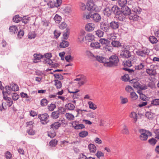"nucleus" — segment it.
Segmentation results:
<instances>
[{
    "label": "nucleus",
    "instance_id": "f257e3e1",
    "mask_svg": "<svg viewBox=\"0 0 159 159\" xmlns=\"http://www.w3.org/2000/svg\"><path fill=\"white\" fill-rule=\"evenodd\" d=\"M119 61L117 56L112 55L109 58L108 61L104 63V66L109 67H115L118 66Z\"/></svg>",
    "mask_w": 159,
    "mask_h": 159
},
{
    "label": "nucleus",
    "instance_id": "f03ea898",
    "mask_svg": "<svg viewBox=\"0 0 159 159\" xmlns=\"http://www.w3.org/2000/svg\"><path fill=\"white\" fill-rule=\"evenodd\" d=\"M139 138L142 141H146L148 137L151 136L152 135V133L150 131L143 129H139Z\"/></svg>",
    "mask_w": 159,
    "mask_h": 159
},
{
    "label": "nucleus",
    "instance_id": "7ed1b4c3",
    "mask_svg": "<svg viewBox=\"0 0 159 159\" xmlns=\"http://www.w3.org/2000/svg\"><path fill=\"white\" fill-rule=\"evenodd\" d=\"M149 52V50L146 48H145L142 50H139L136 51V54L140 57L141 59H147Z\"/></svg>",
    "mask_w": 159,
    "mask_h": 159
},
{
    "label": "nucleus",
    "instance_id": "20e7f679",
    "mask_svg": "<svg viewBox=\"0 0 159 159\" xmlns=\"http://www.w3.org/2000/svg\"><path fill=\"white\" fill-rule=\"evenodd\" d=\"M87 6L88 10L91 11H99L101 9V6H99V8L98 7L97 5L94 4V3L91 1L87 2Z\"/></svg>",
    "mask_w": 159,
    "mask_h": 159
},
{
    "label": "nucleus",
    "instance_id": "39448f33",
    "mask_svg": "<svg viewBox=\"0 0 159 159\" xmlns=\"http://www.w3.org/2000/svg\"><path fill=\"white\" fill-rule=\"evenodd\" d=\"M49 116L48 114L45 113L42 114H39L38 116V118L40 120V122L43 125L46 124L49 121L48 120Z\"/></svg>",
    "mask_w": 159,
    "mask_h": 159
},
{
    "label": "nucleus",
    "instance_id": "423d86ee",
    "mask_svg": "<svg viewBox=\"0 0 159 159\" xmlns=\"http://www.w3.org/2000/svg\"><path fill=\"white\" fill-rule=\"evenodd\" d=\"M100 28L101 30L105 32H108L110 29L109 25L105 22H102L100 23Z\"/></svg>",
    "mask_w": 159,
    "mask_h": 159
},
{
    "label": "nucleus",
    "instance_id": "0eeeda50",
    "mask_svg": "<svg viewBox=\"0 0 159 159\" xmlns=\"http://www.w3.org/2000/svg\"><path fill=\"white\" fill-rule=\"evenodd\" d=\"M120 56L124 58H128L131 56L130 52L127 50L126 48H124V50H123L121 52Z\"/></svg>",
    "mask_w": 159,
    "mask_h": 159
},
{
    "label": "nucleus",
    "instance_id": "6e6552de",
    "mask_svg": "<svg viewBox=\"0 0 159 159\" xmlns=\"http://www.w3.org/2000/svg\"><path fill=\"white\" fill-rule=\"evenodd\" d=\"M95 27V25L94 23H89L86 25L85 30L87 31L91 32L94 30Z\"/></svg>",
    "mask_w": 159,
    "mask_h": 159
},
{
    "label": "nucleus",
    "instance_id": "1a4fd4ad",
    "mask_svg": "<svg viewBox=\"0 0 159 159\" xmlns=\"http://www.w3.org/2000/svg\"><path fill=\"white\" fill-rule=\"evenodd\" d=\"M133 5L132 7V11L137 14H139L141 11V9L139 7L135 6L136 5L138 4L137 3L133 2Z\"/></svg>",
    "mask_w": 159,
    "mask_h": 159
},
{
    "label": "nucleus",
    "instance_id": "9d476101",
    "mask_svg": "<svg viewBox=\"0 0 159 159\" xmlns=\"http://www.w3.org/2000/svg\"><path fill=\"white\" fill-rule=\"evenodd\" d=\"M119 22L114 20L112 21L109 24L110 28H111V29L113 30L117 29L119 28Z\"/></svg>",
    "mask_w": 159,
    "mask_h": 159
},
{
    "label": "nucleus",
    "instance_id": "9b49d317",
    "mask_svg": "<svg viewBox=\"0 0 159 159\" xmlns=\"http://www.w3.org/2000/svg\"><path fill=\"white\" fill-rule=\"evenodd\" d=\"M91 18L94 21L96 22H99L101 18L100 15L97 13H95L91 15Z\"/></svg>",
    "mask_w": 159,
    "mask_h": 159
},
{
    "label": "nucleus",
    "instance_id": "f8f14e48",
    "mask_svg": "<svg viewBox=\"0 0 159 159\" xmlns=\"http://www.w3.org/2000/svg\"><path fill=\"white\" fill-rule=\"evenodd\" d=\"M117 13L116 15V17L119 20L123 21L125 20L126 16L121 11H119Z\"/></svg>",
    "mask_w": 159,
    "mask_h": 159
},
{
    "label": "nucleus",
    "instance_id": "ddd939ff",
    "mask_svg": "<svg viewBox=\"0 0 159 159\" xmlns=\"http://www.w3.org/2000/svg\"><path fill=\"white\" fill-rule=\"evenodd\" d=\"M125 16H129L131 13V10L129 7L127 6L124 7V8L121 11Z\"/></svg>",
    "mask_w": 159,
    "mask_h": 159
},
{
    "label": "nucleus",
    "instance_id": "4468645a",
    "mask_svg": "<svg viewBox=\"0 0 159 159\" xmlns=\"http://www.w3.org/2000/svg\"><path fill=\"white\" fill-rule=\"evenodd\" d=\"M129 18L130 20L135 21L138 20L139 16L137 14L131 13L129 16Z\"/></svg>",
    "mask_w": 159,
    "mask_h": 159
},
{
    "label": "nucleus",
    "instance_id": "2eb2a0df",
    "mask_svg": "<svg viewBox=\"0 0 159 159\" xmlns=\"http://www.w3.org/2000/svg\"><path fill=\"white\" fill-rule=\"evenodd\" d=\"M3 98L7 102V105H8L9 107H11L13 104V102L11 100V98L9 97H5L4 93H3Z\"/></svg>",
    "mask_w": 159,
    "mask_h": 159
},
{
    "label": "nucleus",
    "instance_id": "dca6fc26",
    "mask_svg": "<svg viewBox=\"0 0 159 159\" xmlns=\"http://www.w3.org/2000/svg\"><path fill=\"white\" fill-rule=\"evenodd\" d=\"M80 79V81L78 83L79 86L84 84L87 81L86 77L84 75H81Z\"/></svg>",
    "mask_w": 159,
    "mask_h": 159
},
{
    "label": "nucleus",
    "instance_id": "f3484780",
    "mask_svg": "<svg viewBox=\"0 0 159 159\" xmlns=\"http://www.w3.org/2000/svg\"><path fill=\"white\" fill-rule=\"evenodd\" d=\"M60 113V111H53L52 113L51 117L54 119H57L59 117Z\"/></svg>",
    "mask_w": 159,
    "mask_h": 159
},
{
    "label": "nucleus",
    "instance_id": "a211bd4d",
    "mask_svg": "<svg viewBox=\"0 0 159 159\" xmlns=\"http://www.w3.org/2000/svg\"><path fill=\"white\" fill-rule=\"evenodd\" d=\"M69 92L70 93H73V95L72 96V97L74 99L77 98H79V95L77 93L80 91V90L78 89H76L75 91H71L68 90Z\"/></svg>",
    "mask_w": 159,
    "mask_h": 159
},
{
    "label": "nucleus",
    "instance_id": "6ab92c4d",
    "mask_svg": "<svg viewBox=\"0 0 159 159\" xmlns=\"http://www.w3.org/2000/svg\"><path fill=\"white\" fill-rule=\"evenodd\" d=\"M103 13L105 16H109L112 14L111 9L109 7L105 8L103 10Z\"/></svg>",
    "mask_w": 159,
    "mask_h": 159
},
{
    "label": "nucleus",
    "instance_id": "aec40b11",
    "mask_svg": "<svg viewBox=\"0 0 159 159\" xmlns=\"http://www.w3.org/2000/svg\"><path fill=\"white\" fill-rule=\"evenodd\" d=\"M85 32L83 30L81 32L80 34L78 37V39L80 42H82L84 41V36L85 35Z\"/></svg>",
    "mask_w": 159,
    "mask_h": 159
},
{
    "label": "nucleus",
    "instance_id": "412c9836",
    "mask_svg": "<svg viewBox=\"0 0 159 159\" xmlns=\"http://www.w3.org/2000/svg\"><path fill=\"white\" fill-rule=\"evenodd\" d=\"M85 38L87 41L89 42H90L94 40V37L92 34L90 33L88 34L85 37Z\"/></svg>",
    "mask_w": 159,
    "mask_h": 159
},
{
    "label": "nucleus",
    "instance_id": "4be33fe9",
    "mask_svg": "<svg viewBox=\"0 0 159 159\" xmlns=\"http://www.w3.org/2000/svg\"><path fill=\"white\" fill-rule=\"evenodd\" d=\"M146 72L150 76H154L156 74V70L153 69H147Z\"/></svg>",
    "mask_w": 159,
    "mask_h": 159
},
{
    "label": "nucleus",
    "instance_id": "5701e85b",
    "mask_svg": "<svg viewBox=\"0 0 159 159\" xmlns=\"http://www.w3.org/2000/svg\"><path fill=\"white\" fill-rule=\"evenodd\" d=\"M65 107L66 109L69 110H73L75 108V106L73 104L69 103L66 105Z\"/></svg>",
    "mask_w": 159,
    "mask_h": 159
},
{
    "label": "nucleus",
    "instance_id": "b1692460",
    "mask_svg": "<svg viewBox=\"0 0 159 159\" xmlns=\"http://www.w3.org/2000/svg\"><path fill=\"white\" fill-rule=\"evenodd\" d=\"M61 124L58 122H56L51 125V128L53 129H57L61 126Z\"/></svg>",
    "mask_w": 159,
    "mask_h": 159
},
{
    "label": "nucleus",
    "instance_id": "393cba45",
    "mask_svg": "<svg viewBox=\"0 0 159 159\" xmlns=\"http://www.w3.org/2000/svg\"><path fill=\"white\" fill-rule=\"evenodd\" d=\"M90 46L95 48H99L100 47V43L93 42L91 43Z\"/></svg>",
    "mask_w": 159,
    "mask_h": 159
},
{
    "label": "nucleus",
    "instance_id": "a878e982",
    "mask_svg": "<svg viewBox=\"0 0 159 159\" xmlns=\"http://www.w3.org/2000/svg\"><path fill=\"white\" fill-rule=\"evenodd\" d=\"M9 30L11 34H15L17 33V31H18L16 26L14 25L10 26Z\"/></svg>",
    "mask_w": 159,
    "mask_h": 159
},
{
    "label": "nucleus",
    "instance_id": "bb28decb",
    "mask_svg": "<svg viewBox=\"0 0 159 159\" xmlns=\"http://www.w3.org/2000/svg\"><path fill=\"white\" fill-rule=\"evenodd\" d=\"M96 58L98 61L100 62L103 63L104 65V63L107 62L106 58L98 56L96 57Z\"/></svg>",
    "mask_w": 159,
    "mask_h": 159
},
{
    "label": "nucleus",
    "instance_id": "cd10ccee",
    "mask_svg": "<svg viewBox=\"0 0 159 159\" xmlns=\"http://www.w3.org/2000/svg\"><path fill=\"white\" fill-rule=\"evenodd\" d=\"M111 9V12L112 14V13H114L116 15L117 13V12H118L120 10H119V8L116 6H113Z\"/></svg>",
    "mask_w": 159,
    "mask_h": 159
},
{
    "label": "nucleus",
    "instance_id": "c85d7f7f",
    "mask_svg": "<svg viewBox=\"0 0 159 159\" xmlns=\"http://www.w3.org/2000/svg\"><path fill=\"white\" fill-rule=\"evenodd\" d=\"M69 43L68 42L65 40L62 41L60 44V47L61 48H65L68 46Z\"/></svg>",
    "mask_w": 159,
    "mask_h": 159
},
{
    "label": "nucleus",
    "instance_id": "c756f323",
    "mask_svg": "<svg viewBox=\"0 0 159 159\" xmlns=\"http://www.w3.org/2000/svg\"><path fill=\"white\" fill-rule=\"evenodd\" d=\"M96 35L99 38L103 36L104 32L101 29H98L95 31Z\"/></svg>",
    "mask_w": 159,
    "mask_h": 159
},
{
    "label": "nucleus",
    "instance_id": "7c9ffc66",
    "mask_svg": "<svg viewBox=\"0 0 159 159\" xmlns=\"http://www.w3.org/2000/svg\"><path fill=\"white\" fill-rule=\"evenodd\" d=\"M89 148L91 153H94L96 151V146L93 144H90L89 145Z\"/></svg>",
    "mask_w": 159,
    "mask_h": 159
},
{
    "label": "nucleus",
    "instance_id": "2f4dec72",
    "mask_svg": "<svg viewBox=\"0 0 159 159\" xmlns=\"http://www.w3.org/2000/svg\"><path fill=\"white\" fill-rule=\"evenodd\" d=\"M10 86L12 91H16L19 90L18 86L16 84L12 83Z\"/></svg>",
    "mask_w": 159,
    "mask_h": 159
},
{
    "label": "nucleus",
    "instance_id": "473e14b6",
    "mask_svg": "<svg viewBox=\"0 0 159 159\" xmlns=\"http://www.w3.org/2000/svg\"><path fill=\"white\" fill-rule=\"evenodd\" d=\"M99 42L102 45H108L110 43V41L105 39H100Z\"/></svg>",
    "mask_w": 159,
    "mask_h": 159
},
{
    "label": "nucleus",
    "instance_id": "72a5a7b5",
    "mask_svg": "<svg viewBox=\"0 0 159 159\" xmlns=\"http://www.w3.org/2000/svg\"><path fill=\"white\" fill-rule=\"evenodd\" d=\"M127 2V0H118V5L121 7L126 6Z\"/></svg>",
    "mask_w": 159,
    "mask_h": 159
},
{
    "label": "nucleus",
    "instance_id": "f704fd0d",
    "mask_svg": "<svg viewBox=\"0 0 159 159\" xmlns=\"http://www.w3.org/2000/svg\"><path fill=\"white\" fill-rule=\"evenodd\" d=\"M134 80H135L133 79L131 80L130 82L131 83H133V86L134 88H136L137 89H139L140 84L138 82H135Z\"/></svg>",
    "mask_w": 159,
    "mask_h": 159
},
{
    "label": "nucleus",
    "instance_id": "c9c22d12",
    "mask_svg": "<svg viewBox=\"0 0 159 159\" xmlns=\"http://www.w3.org/2000/svg\"><path fill=\"white\" fill-rule=\"evenodd\" d=\"M129 117L130 118H133L134 122H136L137 120V114L134 112H132L129 115Z\"/></svg>",
    "mask_w": 159,
    "mask_h": 159
},
{
    "label": "nucleus",
    "instance_id": "e433bc0d",
    "mask_svg": "<svg viewBox=\"0 0 159 159\" xmlns=\"http://www.w3.org/2000/svg\"><path fill=\"white\" fill-rule=\"evenodd\" d=\"M121 132L123 134L126 135H128L129 134V130L125 125H124L123 129L121 130Z\"/></svg>",
    "mask_w": 159,
    "mask_h": 159
},
{
    "label": "nucleus",
    "instance_id": "4c0bfd02",
    "mask_svg": "<svg viewBox=\"0 0 159 159\" xmlns=\"http://www.w3.org/2000/svg\"><path fill=\"white\" fill-rule=\"evenodd\" d=\"M151 105L154 106L159 105V98H156L153 99L151 101Z\"/></svg>",
    "mask_w": 159,
    "mask_h": 159
},
{
    "label": "nucleus",
    "instance_id": "58836bf2",
    "mask_svg": "<svg viewBox=\"0 0 159 159\" xmlns=\"http://www.w3.org/2000/svg\"><path fill=\"white\" fill-rule=\"evenodd\" d=\"M148 142L150 145L153 146L156 143L157 141L155 139L152 138L149 139Z\"/></svg>",
    "mask_w": 159,
    "mask_h": 159
},
{
    "label": "nucleus",
    "instance_id": "ea45409f",
    "mask_svg": "<svg viewBox=\"0 0 159 159\" xmlns=\"http://www.w3.org/2000/svg\"><path fill=\"white\" fill-rule=\"evenodd\" d=\"M89 108L90 109L95 110L97 109V105L94 103H93L92 102L90 101L88 103Z\"/></svg>",
    "mask_w": 159,
    "mask_h": 159
},
{
    "label": "nucleus",
    "instance_id": "a19ab883",
    "mask_svg": "<svg viewBox=\"0 0 159 159\" xmlns=\"http://www.w3.org/2000/svg\"><path fill=\"white\" fill-rule=\"evenodd\" d=\"M65 116L66 119L69 120H74L75 118L74 116L73 115L69 113H66Z\"/></svg>",
    "mask_w": 159,
    "mask_h": 159
},
{
    "label": "nucleus",
    "instance_id": "79ce46f5",
    "mask_svg": "<svg viewBox=\"0 0 159 159\" xmlns=\"http://www.w3.org/2000/svg\"><path fill=\"white\" fill-rule=\"evenodd\" d=\"M149 39L151 43L154 44L157 42V39L154 36H151L149 37Z\"/></svg>",
    "mask_w": 159,
    "mask_h": 159
},
{
    "label": "nucleus",
    "instance_id": "37998d69",
    "mask_svg": "<svg viewBox=\"0 0 159 159\" xmlns=\"http://www.w3.org/2000/svg\"><path fill=\"white\" fill-rule=\"evenodd\" d=\"M55 85L56 86L57 89L60 88L61 86V83L60 81L58 80H54Z\"/></svg>",
    "mask_w": 159,
    "mask_h": 159
},
{
    "label": "nucleus",
    "instance_id": "c03bdc74",
    "mask_svg": "<svg viewBox=\"0 0 159 159\" xmlns=\"http://www.w3.org/2000/svg\"><path fill=\"white\" fill-rule=\"evenodd\" d=\"M145 116L149 119H152L154 117L153 113L150 111H147L145 114Z\"/></svg>",
    "mask_w": 159,
    "mask_h": 159
},
{
    "label": "nucleus",
    "instance_id": "a18cd8bd",
    "mask_svg": "<svg viewBox=\"0 0 159 159\" xmlns=\"http://www.w3.org/2000/svg\"><path fill=\"white\" fill-rule=\"evenodd\" d=\"M34 62L35 63L37 62L36 60H40V59L43 57V56L42 55L40 54H35L34 55Z\"/></svg>",
    "mask_w": 159,
    "mask_h": 159
},
{
    "label": "nucleus",
    "instance_id": "49530a36",
    "mask_svg": "<svg viewBox=\"0 0 159 159\" xmlns=\"http://www.w3.org/2000/svg\"><path fill=\"white\" fill-rule=\"evenodd\" d=\"M144 67V63H140L139 64L135 66V69L136 70H142Z\"/></svg>",
    "mask_w": 159,
    "mask_h": 159
},
{
    "label": "nucleus",
    "instance_id": "de8ad7c7",
    "mask_svg": "<svg viewBox=\"0 0 159 159\" xmlns=\"http://www.w3.org/2000/svg\"><path fill=\"white\" fill-rule=\"evenodd\" d=\"M88 134V133L86 131H83L79 133V136L81 138H84L86 137Z\"/></svg>",
    "mask_w": 159,
    "mask_h": 159
},
{
    "label": "nucleus",
    "instance_id": "09e8293b",
    "mask_svg": "<svg viewBox=\"0 0 159 159\" xmlns=\"http://www.w3.org/2000/svg\"><path fill=\"white\" fill-rule=\"evenodd\" d=\"M13 20L14 22L18 23L21 20V18L18 15H16L13 17Z\"/></svg>",
    "mask_w": 159,
    "mask_h": 159
},
{
    "label": "nucleus",
    "instance_id": "8fccbe9b",
    "mask_svg": "<svg viewBox=\"0 0 159 159\" xmlns=\"http://www.w3.org/2000/svg\"><path fill=\"white\" fill-rule=\"evenodd\" d=\"M61 20V16L57 14H56L54 17V20L57 23H58Z\"/></svg>",
    "mask_w": 159,
    "mask_h": 159
},
{
    "label": "nucleus",
    "instance_id": "3c124183",
    "mask_svg": "<svg viewBox=\"0 0 159 159\" xmlns=\"http://www.w3.org/2000/svg\"><path fill=\"white\" fill-rule=\"evenodd\" d=\"M111 44L114 47L119 46L120 45V43L118 41H116L115 40L112 41Z\"/></svg>",
    "mask_w": 159,
    "mask_h": 159
},
{
    "label": "nucleus",
    "instance_id": "603ef678",
    "mask_svg": "<svg viewBox=\"0 0 159 159\" xmlns=\"http://www.w3.org/2000/svg\"><path fill=\"white\" fill-rule=\"evenodd\" d=\"M120 103L121 104H125L128 102V100L127 98H124L122 96H120Z\"/></svg>",
    "mask_w": 159,
    "mask_h": 159
},
{
    "label": "nucleus",
    "instance_id": "864d4df0",
    "mask_svg": "<svg viewBox=\"0 0 159 159\" xmlns=\"http://www.w3.org/2000/svg\"><path fill=\"white\" fill-rule=\"evenodd\" d=\"M56 107V106L54 104L51 103L48 105V109L50 111H53Z\"/></svg>",
    "mask_w": 159,
    "mask_h": 159
},
{
    "label": "nucleus",
    "instance_id": "5fc2aeb1",
    "mask_svg": "<svg viewBox=\"0 0 159 159\" xmlns=\"http://www.w3.org/2000/svg\"><path fill=\"white\" fill-rule=\"evenodd\" d=\"M130 97L133 100H135L138 98V96L134 92H132L130 93Z\"/></svg>",
    "mask_w": 159,
    "mask_h": 159
},
{
    "label": "nucleus",
    "instance_id": "6e6d98bb",
    "mask_svg": "<svg viewBox=\"0 0 159 159\" xmlns=\"http://www.w3.org/2000/svg\"><path fill=\"white\" fill-rule=\"evenodd\" d=\"M57 141L56 139H53L50 141L49 143V144L52 147H55L57 144Z\"/></svg>",
    "mask_w": 159,
    "mask_h": 159
},
{
    "label": "nucleus",
    "instance_id": "4d7b16f0",
    "mask_svg": "<svg viewBox=\"0 0 159 159\" xmlns=\"http://www.w3.org/2000/svg\"><path fill=\"white\" fill-rule=\"evenodd\" d=\"M5 89L6 90V92H3L2 93H4L5 95V94L7 93L8 94H11V89L10 86H6L5 87Z\"/></svg>",
    "mask_w": 159,
    "mask_h": 159
},
{
    "label": "nucleus",
    "instance_id": "13d9d810",
    "mask_svg": "<svg viewBox=\"0 0 159 159\" xmlns=\"http://www.w3.org/2000/svg\"><path fill=\"white\" fill-rule=\"evenodd\" d=\"M69 34L70 32L69 30L67 29H66V31L64 32L63 34V38L65 39H67L68 37Z\"/></svg>",
    "mask_w": 159,
    "mask_h": 159
},
{
    "label": "nucleus",
    "instance_id": "bf43d9fd",
    "mask_svg": "<svg viewBox=\"0 0 159 159\" xmlns=\"http://www.w3.org/2000/svg\"><path fill=\"white\" fill-rule=\"evenodd\" d=\"M48 102V101L46 99H43L41 101V105L42 106H46L47 105Z\"/></svg>",
    "mask_w": 159,
    "mask_h": 159
},
{
    "label": "nucleus",
    "instance_id": "052dcab7",
    "mask_svg": "<svg viewBox=\"0 0 159 159\" xmlns=\"http://www.w3.org/2000/svg\"><path fill=\"white\" fill-rule=\"evenodd\" d=\"M27 132L28 134L30 135H33L35 134V131L32 128H30L27 130Z\"/></svg>",
    "mask_w": 159,
    "mask_h": 159
},
{
    "label": "nucleus",
    "instance_id": "680f3d73",
    "mask_svg": "<svg viewBox=\"0 0 159 159\" xmlns=\"http://www.w3.org/2000/svg\"><path fill=\"white\" fill-rule=\"evenodd\" d=\"M44 62L45 63H47L50 65H52L53 64L52 61L50 59H44Z\"/></svg>",
    "mask_w": 159,
    "mask_h": 159
},
{
    "label": "nucleus",
    "instance_id": "e2e57ef3",
    "mask_svg": "<svg viewBox=\"0 0 159 159\" xmlns=\"http://www.w3.org/2000/svg\"><path fill=\"white\" fill-rule=\"evenodd\" d=\"M12 97L13 100L16 101L19 98V95L16 93H13L12 94Z\"/></svg>",
    "mask_w": 159,
    "mask_h": 159
},
{
    "label": "nucleus",
    "instance_id": "0e129e2a",
    "mask_svg": "<svg viewBox=\"0 0 159 159\" xmlns=\"http://www.w3.org/2000/svg\"><path fill=\"white\" fill-rule=\"evenodd\" d=\"M124 65L125 66H127L128 67H130L132 66L131 61L129 60L126 61L125 62H124Z\"/></svg>",
    "mask_w": 159,
    "mask_h": 159
},
{
    "label": "nucleus",
    "instance_id": "69168bd1",
    "mask_svg": "<svg viewBox=\"0 0 159 159\" xmlns=\"http://www.w3.org/2000/svg\"><path fill=\"white\" fill-rule=\"evenodd\" d=\"M65 58L67 62H70L73 60V57L70 55H68L65 57Z\"/></svg>",
    "mask_w": 159,
    "mask_h": 159
},
{
    "label": "nucleus",
    "instance_id": "338daca9",
    "mask_svg": "<svg viewBox=\"0 0 159 159\" xmlns=\"http://www.w3.org/2000/svg\"><path fill=\"white\" fill-rule=\"evenodd\" d=\"M54 76L55 78L59 80H62L63 79V76L61 74H54Z\"/></svg>",
    "mask_w": 159,
    "mask_h": 159
},
{
    "label": "nucleus",
    "instance_id": "774afa93",
    "mask_svg": "<svg viewBox=\"0 0 159 159\" xmlns=\"http://www.w3.org/2000/svg\"><path fill=\"white\" fill-rule=\"evenodd\" d=\"M108 39L111 40L112 41L116 39V37L113 34H111L108 35Z\"/></svg>",
    "mask_w": 159,
    "mask_h": 159
}]
</instances>
